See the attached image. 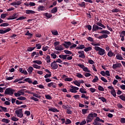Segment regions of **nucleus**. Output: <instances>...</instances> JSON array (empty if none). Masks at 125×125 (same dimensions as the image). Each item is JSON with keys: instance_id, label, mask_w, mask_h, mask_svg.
<instances>
[{"instance_id": "obj_21", "label": "nucleus", "mask_w": 125, "mask_h": 125, "mask_svg": "<svg viewBox=\"0 0 125 125\" xmlns=\"http://www.w3.org/2000/svg\"><path fill=\"white\" fill-rule=\"evenodd\" d=\"M33 71H34V68L32 66H29L27 69V72H28L29 74H32Z\"/></svg>"}, {"instance_id": "obj_26", "label": "nucleus", "mask_w": 125, "mask_h": 125, "mask_svg": "<svg viewBox=\"0 0 125 125\" xmlns=\"http://www.w3.org/2000/svg\"><path fill=\"white\" fill-rule=\"evenodd\" d=\"M90 50H92V47L89 46L84 48V51L85 52H88V51H90Z\"/></svg>"}, {"instance_id": "obj_14", "label": "nucleus", "mask_w": 125, "mask_h": 125, "mask_svg": "<svg viewBox=\"0 0 125 125\" xmlns=\"http://www.w3.org/2000/svg\"><path fill=\"white\" fill-rule=\"evenodd\" d=\"M47 86H48V87H51L52 86L53 88H55V87H56V83L53 82H51L47 84Z\"/></svg>"}, {"instance_id": "obj_54", "label": "nucleus", "mask_w": 125, "mask_h": 125, "mask_svg": "<svg viewBox=\"0 0 125 125\" xmlns=\"http://www.w3.org/2000/svg\"><path fill=\"white\" fill-rule=\"evenodd\" d=\"M30 99H32V100H34V101L38 102L39 101V99L36 97H30Z\"/></svg>"}, {"instance_id": "obj_37", "label": "nucleus", "mask_w": 125, "mask_h": 125, "mask_svg": "<svg viewBox=\"0 0 125 125\" xmlns=\"http://www.w3.org/2000/svg\"><path fill=\"white\" fill-rule=\"evenodd\" d=\"M83 70L84 72H87V73H90V70H88V68H87V67H85V66H84Z\"/></svg>"}, {"instance_id": "obj_45", "label": "nucleus", "mask_w": 125, "mask_h": 125, "mask_svg": "<svg viewBox=\"0 0 125 125\" xmlns=\"http://www.w3.org/2000/svg\"><path fill=\"white\" fill-rule=\"evenodd\" d=\"M98 90H100V91H104V88L102 87V86H98Z\"/></svg>"}, {"instance_id": "obj_64", "label": "nucleus", "mask_w": 125, "mask_h": 125, "mask_svg": "<svg viewBox=\"0 0 125 125\" xmlns=\"http://www.w3.org/2000/svg\"><path fill=\"white\" fill-rule=\"evenodd\" d=\"M85 124H86V121L85 120H83L80 123V125H85Z\"/></svg>"}, {"instance_id": "obj_50", "label": "nucleus", "mask_w": 125, "mask_h": 125, "mask_svg": "<svg viewBox=\"0 0 125 125\" xmlns=\"http://www.w3.org/2000/svg\"><path fill=\"white\" fill-rule=\"evenodd\" d=\"M45 97L46 99L48 100H50V99H52V98L49 95H45Z\"/></svg>"}, {"instance_id": "obj_53", "label": "nucleus", "mask_w": 125, "mask_h": 125, "mask_svg": "<svg viewBox=\"0 0 125 125\" xmlns=\"http://www.w3.org/2000/svg\"><path fill=\"white\" fill-rule=\"evenodd\" d=\"M59 43H60V42L58 41H56V42H55L54 43V45L55 47L56 48V47L58 46V45H59Z\"/></svg>"}, {"instance_id": "obj_20", "label": "nucleus", "mask_w": 125, "mask_h": 125, "mask_svg": "<svg viewBox=\"0 0 125 125\" xmlns=\"http://www.w3.org/2000/svg\"><path fill=\"white\" fill-rule=\"evenodd\" d=\"M115 54H114L111 50L107 53V56H108V57H113V56H115Z\"/></svg>"}, {"instance_id": "obj_38", "label": "nucleus", "mask_w": 125, "mask_h": 125, "mask_svg": "<svg viewBox=\"0 0 125 125\" xmlns=\"http://www.w3.org/2000/svg\"><path fill=\"white\" fill-rule=\"evenodd\" d=\"M9 24H8V23L4 22L3 23H1V25H0V27H7V26H9Z\"/></svg>"}, {"instance_id": "obj_15", "label": "nucleus", "mask_w": 125, "mask_h": 125, "mask_svg": "<svg viewBox=\"0 0 125 125\" xmlns=\"http://www.w3.org/2000/svg\"><path fill=\"white\" fill-rule=\"evenodd\" d=\"M121 67H122V64L119 63L114 64L112 66L113 69H117V68H121Z\"/></svg>"}, {"instance_id": "obj_63", "label": "nucleus", "mask_w": 125, "mask_h": 125, "mask_svg": "<svg viewBox=\"0 0 125 125\" xmlns=\"http://www.w3.org/2000/svg\"><path fill=\"white\" fill-rule=\"evenodd\" d=\"M121 123L122 124H125V118H121Z\"/></svg>"}, {"instance_id": "obj_57", "label": "nucleus", "mask_w": 125, "mask_h": 125, "mask_svg": "<svg viewBox=\"0 0 125 125\" xmlns=\"http://www.w3.org/2000/svg\"><path fill=\"white\" fill-rule=\"evenodd\" d=\"M105 76H107V77H110L111 75L110 74V71L107 70L105 72Z\"/></svg>"}, {"instance_id": "obj_62", "label": "nucleus", "mask_w": 125, "mask_h": 125, "mask_svg": "<svg viewBox=\"0 0 125 125\" xmlns=\"http://www.w3.org/2000/svg\"><path fill=\"white\" fill-rule=\"evenodd\" d=\"M87 112V109H82V114H83V115H85Z\"/></svg>"}, {"instance_id": "obj_30", "label": "nucleus", "mask_w": 125, "mask_h": 125, "mask_svg": "<svg viewBox=\"0 0 125 125\" xmlns=\"http://www.w3.org/2000/svg\"><path fill=\"white\" fill-rule=\"evenodd\" d=\"M44 15L47 18H51L52 17V15L51 14H48V13H45Z\"/></svg>"}, {"instance_id": "obj_31", "label": "nucleus", "mask_w": 125, "mask_h": 125, "mask_svg": "<svg viewBox=\"0 0 125 125\" xmlns=\"http://www.w3.org/2000/svg\"><path fill=\"white\" fill-rule=\"evenodd\" d=\"M2 122L3 123H5V124H9V123H10V120H8V119H3L2 120Z\"/></svg>"}, {"instance_id": "obj_40", "label": "nucleus", "mask_w": 125, "mask_h": 125, "mask_svg": "<svg viewBox=\"0 0 125 125\" xmlns=\"http://www.w3.org/2000/svg\"><path fill=\"white\" fill-rule=\"evenodd\" d=\"M65 82H72L73 78H66L64 79Z\"/></svg>"}, {"instance_id": "obj_46", "label": "nucleus", "mask_w": 125, "mask_h": 125, "mask_svg": "<svg viewBox=\"0 0 125 125\" xmlns=\"http://www.w3.org/2000/svg\"><path fill=\"white\" fill-rule=\"evenodd\" d=\"M79 91L81 93H86V91L84 90V89L83 88H80Z\"/></svg>"}, {"instance_id": "obj_17", "label": "nucleus", "mask_w": 125, "mask_h": 125, "mask_svg": "<svg viewBox=\"0 0 125 125\" xmlns=\"http://www.w3.org/2000/svg\"><path fill=\"white\" fill-rule=\"evenodd\" d=\"M55 49H56V50H58L59 51H61V50H64V48L61 45H58L55 48Z\"/></svg>"}, {"instance_id": "obj_1", "label": "nucleus", "mask_w": 125, "mask_h": 125, "mask_svg": "<svg viewBox=\"0 0 125 125\" xmlns=\"http://www.w3.org/2000/svg\"><path fill=\"white\" fill-rule=\"evenodd\" d=\"M100 34H103L102 36L98 37L100 40L102 39H107L108 38V35H110V32L108 30H102L100 32Z\"/></svg>"}, {"instance_id": "obj_4", "label": "nucleus", "mask_w": 125, "mask_h": 125, "mask_svg": "<svg viewBox=\"0 0 125 125\" xmlns=\"http://www.w3.org/2000/svg\"><path fill=\"white\" fill-rule=\"evenodd\" d=\"M15 114L17 115V117L19 118H23V109L22 108H20L15 111Z\"/></svg>"}, {"instance_id": "obj_58", "label": "nucleus", "mask_w": 125, "mask_h": 125, "mask_svg": "<svg viewBox=\"0 0 125 125\" xmlns=\"http://www.w3.org/2000/svg\"><path fill=\"white\" fill-rule=\"evenodd\" d=\"M51 56L52 57L53 59H55L57 57V55L54 53L51 54Z\"/></svg>"}, {"instance_id": "obj_11", "label": "nucleus", "mask_w": 125, "mask_h": 125, "mask_svg": "<svg viewBox=\"0 0 125 125\" xmlns=\"http://www.w3.org/2000/svg\"><path fill=\"white\" fill-rule=\"evenodd\" d=\"M72 45L71 42H64V43L62 44V45L65 47V48H69V46Z\"/></svg>"}, {"instance_id": "obj_47", "label": "nucleus", "mask_w": 125, "mask_h": 125, "mask_svg": "<svg viewBox=\"0 0 125 125\" xmlns=\"http://www.w3.org/2000/svg\"><path fill=\"white\" fill-rule=\"evenodd\" d=\"M17 99H18L19 100H21V101H23V100H26V97H19L17 98Z\"/></svg>"}, {"instance_id": "obj_13", "label": "nucleus", "mask_w": 125, "mask_h": 125, "mask_svg": "<svg viewBox=\"0 0 125 125\" xmlns=\"http://www.w3.org/2000/svg\"><path fill=\"white\" fill-rule=\"evenodd\" d=\"M22 3V2L21 1H17L15 2H13L10 3L11 5L13 6H15V5H20Z\"/></svg>"}, {"instance_id": "obj_29", "label": "nucleus", "mask_w": 125, "mask_h": 125, "mask_svg": "<svg viewBox=\"0 0 125 125\" xmlns=\"http://www.w3.org/2000/svg\"><path fill=\"white\" fill-rule=\"evenodd\" d=\"M8 15V14L5 13V14H2L0 15V18L1 19H4Z\"/></svg>"}, {"instance_id": "obj_42", "label": "nucleus", "mask_w": 125, "mask_h": 125, "mask_svg": "<svg viewBox=\"0 0 125 125\" xmlns=\"http://www.w3.org/2000/svg\"><path fill=\"white\" fill-rule=\"evenodd\" d=\"M96 121H97V122H100L101 123H104V120L100 119L99 117H96Z\"/></svg>"}, {"instance_id": "obj_24", "label": "nucleus", "mask_w": 125, "mask_h": 125, "mask_svg": "<svg viewBox=\"0 0 125 125\" xmlns=\"http://www.w3.org/2000/svg\"><path fill=\"white\" fill-rule=\"evenodd\" d=\"M33 63H34L35 64H38V65H41L42 64V61L39 60L33 61Z\"/></svg>"}, {"instance_id": "obj_6", "label": "nucleus", "mask_w": 125, "mask_h": 125, "mask_svg": "<svg viewBox=\"0 0 125 125\" xmlns=\"http://www.w3.org/2000/svg\"><path fill=\"white\" fill-rule=\"evenodd\" d=\"M70 87L71 88V89H70L69 90V91L70 92H72V93H77V92H78V91L77 90H79V87L74 86L73 85H71Z\"/></svg>"}, {"instance_id": "obj_52", "label": "nucleus", "mask_w": 125, "mask_h": 125, "mask_svg": "<svg viewBox=\"0 0 125 125\" xmlns=\"http://www.w3.org/2000/svg\"><path fill=\"white\" fill-rule=\"evenodd\" d=\"M36 46L37 47V49H41V48H42V45L40 43L36 44Z\"/></svg>"}, {"instance_id": "obj_49", "label": "nucleus", "mask_w": 125, "mask_h": 125, "mask_svg": "<svg viewBox=\"0 0 125 125\" xmlns=\"http://www.w3.org/2000/svg\"><path fill=\"white\" fill-rule=\"evenodd\" d=\"M73 83H74V84H75V85H77V86H80L81 85L80 83H79L77 81H74Z\"/></svg>"}, {"instance_id": "obj_56", "label": "nucleus", "mask_w": 125, "mask_h": 125, "mask_svg": "<svg viewBox=\"0 0 125 125\" xmlns=\"http://www.w3.org/2000/svg\"><path fill=\"white\" fill-rule=\"evenodd\" d=\"M63 51H64V53H65V54H72V52H71L69 50H65Z\"/></svg>"}, {"instance_id": "obj_12", "label": "nucleus", "mask_w": 125, "mask_h": 125, "mask_svg": "<svg viewBox=\"0 0 125 125\" xmlns=\"http://www.w3.org/2000/svg\"><path fill=\"white\" fill-rule=\"evenodd\" d=\"M18 18V15L17 14H14L12 16H10L7 19V20H13V19H16Z\"/></svg>"}, {"instance_id": "obj_8", "label": "nucleus", "mask_w": 125, "mask_h": 125, "mask_svg": "<svg viewBox=\"0 0 125 125\" xmlns=\"http://www.w3.org/2000/svg\"><path fill=\"white\" fill-rule=\"evenodd\" d=\"M120 37L121 38L122 42L125 41V31H122L119 32Z\"/></svg>"}, {"instance_id": "obj_39", "label": "nucleus", "mask_w": 125, "mask_h": 125, "mask_svg": "<svg viewBox=\"0 0 125 125\" xmlns=\"http://www.w3.org/2000/svg\"><path fill=\"white\" fill-rule=\"evenodd\" d=\"M11 120L12 121H13V122H18V121H19V119L14 116H13L11 118Z\"/></svg>"}, {"instance_id": "obj_27", "label": "nucleus", "mask_w": 125, "mask_h": 125, "mask_svg": "<svg viewBox=\"0 0 125 125\" xmlns=\"http://www.w3.org/2000/svg\"><path fill=\"white\" fill-rule=\"evenodd\" d=\"M97 30H98V26L96 24H94L93 25L92 31L94 32L95 31H97Z\"/></svg>"}, {"instance_id": "obj_61", "label": "nucleus", "mask_w": 125, "mask_h": 125, "mask_svg": "<svg viewBox=\"0 0 125 125\" xmlns=\"http://www.w3.org/2000/svg\"><path fill=\"white\" fill-rule=\"evenodd\" d=\"M33 96L34 97H36V98H41V96H40V95L36 94L34 93V94H33Z\"/></svg>"}, {"instance_id": "obj_7", "label": "nucleus", "mask_w": 125, "mask_h": 125, "mask_svg": "<svg viewBox=\"0 0 125 125\" xmlns=\"http://www.w3.org/2000/svg\"><path fill=\"white\" fill-rule=\"evenodd\" d=\"M47 8L43 5H39L37 8L38 11H45Z\"/></svg>"}, {"instance_id": "obj_35", "label": "nucleus", "mask_w": 125, "mask_h": 125, "mask_svg": "<svg viewBox=\"0 0 125 125\" xmlns=\"http://www.w3.org/2000/svg\"><path fill=\"white\" fill-rule=\"evenodd\" d=\"M83 48H85L84 45L81 44L79 46L76 48L77 49H83Z\"/></svg>"}, {"instance_id": "obj_60", "label": "nucleus", "mask_w": 125, "mask_h": 125, "mask_svg": "<svg viewBox=\"0 0 125 125\" xmlns=\"http://www.w3.org/2000/svg\"><path fill=\"white\" fill-rule=\"evenodd\" d=\"M119 98L123 100V101H125V96L123 95H121L119 96Z\"/></svg>"}, {"instance_id": "obj_18", "label": "nucleus", "mask_w": 125, "mask_h": 125, "mask_svg": "<svg viewBox=\"0 0 125 125\" xmlns=\"http://www.w3.org/2000/svg\"><path fill=\"white\" fill-rule=\"evenodd\" d=\"M69 56L68 55H60L59 56V57L61 58V59H62V60H66L67 59V57Z\"/></svg>"}, {"instance_id": "obj_22", "label": "nucleus", "mask_w": 125, "mask_h": 125, "mask_svg": "<svg viewBox=\"0 0 125 125\" xmlns=\"http://www.w3.org/2000/svg\"><path fill=\"white\" fill-rule=\"evenodd\" d=\"M45 60H46L47 63H50L51 61V59H50V56H49V55H47L46 57Z\"/></svg>"}, {"instance_id": "obj_19", "label": "nucleus", "mask_w": 125, "mask_h": 125, "mask_svg": "<svg viewBox=\"0 0 125 125\" xmlns=\"http://www.w3.org/2000/svg\"><path fill=\"white\" fill-rule=\"evenodd\" d=\"M25 13L26 14H35V13H36V12L33 10H26L25 11Z\"/></svg>"}, {"instance_id": "obj_44", "label": "nucleus", "mask_w": 125, "mask_h": 125, "mask_svg": "<svg viewBox=\"0 0 125 125\" xmlns=\"http://www.w3.org/2000/svg\"><path fill=\"white\" fill-rule=\"evenodd\" d=\"M76 77H77L78 78H83V75H82V74L79 73H76Z\"/></svg>"}, {"instance_id": "obj_32", "label": "nucleus", "mask_w": 125, "mask_h": 125, "mask_svg": "<svg viewBox=\"0 0 125 125\" xmlns=\"http://www.w3.org/2000/svg\"><path fill=\"white\" fill-rule=\"evenodd\" d=\"M32 66L33 67V68H35V69H41V67L40 65H38L37 64H33L32 65Z\"/></svg>"}, {"instance_id": "obj_5", "label": "nucleus", "mask_w": 125, "mask_h": 125, "mask_svg": "<svg viewBox=\"0 0 125 125\" xmlns=\"http://www.w3.org/2000/svg\"><path fill=\"white\" fill-rule=\"evenodd\" d=\"M25 93L24 92V89L20 90L17 93H15L14 95L16 97H19L21 95H24Z\"/></svg>"}, {"instance_id": "obj_10", "label": "nucleus", "mask_w": 125, "mask_h": 125, "mask_svg": "<svg viewBox=\"0 0 125 125\" xmlns=\"http://www.w3.org/2000/svg\"><path fill=\"white\" fill-rule=\"evenodd\" d=\"M78 53L79 54V57L80 58H82L83 59L85 58V55H84V52L83 51H78Z\"/></svg>"}, {"instance_id": "obj_33", "label": "nucleus", "mask_w": 125, "mask_h": 125, "mask_svg": "<svg viewBox=\"0 0 125 125\" xmlns=\"http://www.w3.org/2000/svg\"><path fill=\"white\" fill-rule=\"evenodd\" d=\"M57 7H55L52 9V10L51 11V13H56V12H57Z\"/></svg>"}, {"instance_id": "obj_55", "label": "nucleus", "mask_w": 125, "mask_h": 125, "mask_svg": "<svg viewBox=\"0 0 125 125\" xmlns=\"http://www.w3.org/2000/svg\"><path fill=\"white\" fill-rule=\"evenodd\" d=\"M112 12H120V9L118 8L113 9L111 10Z\"/></svg>"}, {"instance_id": "obj_3", "label": "nucleus", "mask_w": 125, "mask_h": 125, "mask_svg": "<svg viewBox=\"0 0 125 125\" xmlns=\"http://www.w3.org/2000/svg\"><path fill=\"white\" fill-rule=\"evenodd\" d=\"M14 92H15V89H13L12 88L9 87L5 89L4 91V94L11 96L14 94Z\"/></svg>"}, {"instance_id": "obj_41", "label": "nucleus", "mask_w": 125, "mask_h": 125, "mask_svg": "<svg viewBox=\"0 0 125 125\" xmlns=\"http://www.w3.org/2000/svg\"><path fill=\"white\" fill-rule=\"evenodd\" d=\"M48 48H49V47L47 46H43L42 48V50H43V51H46L48 50Z\"/></svg>"}, {"instance_id": "obj_25", "label": "nucleus", "mask_w": 125, "mask_h": 125, "mask_svg": "<svg viewBox=\"0 0 125 125\" xmlns=\"http://www.w3.org/2000/svg\"><path fill=\"white\" fill-rule=\"evenodd\" d=\"M116 59L118 60H124V58L122 57V55L118 54L116 56Z\"/></svg>"}, {"instance_id": "obj_23", "label": "nucleus", "mask_w": 125, "mask_h": 125, "mask_svg": "<svg viewBox=\"0 0 125 125\" xmlns=\"http://www.w3.org/2000/svg\"><path fill=\"white\" fill-rule=\"evenodd\" d=\"M110 93L113 95L114 97H116L117 96V94H116V90L114 89L111 90Z\"/></svg>"}, {"instance_id": "obj_2", "label": "nucleus", "mask_w": 125, "mask_h": 125, "mask_svg": "<svg viewBox=\"0 0 125 125\" xmlns=\"http://www.w3.org/2000/svg\"><path fill=\"white\" fill-rule=\"evenodd\" d=\"M94 49L96 51H98V54L99 55L102 56L104 54H106V52H105V49L100 48L99 46H95Z\"/></svg>"}, {"instance_id": "obj_36", "label": "nucleus", "mask_w": 125, "mask_h": 125, "mask_svg": "<svg viewBox=\"0 0 125 125\" xmlns=\"http://www.w3.org/2000/svg\"><path fill=\"white\" fill-rule=\"evenodd\" d=\"M48 111H51V112H59V111L58 110V109H57V108H49Z\"/></svg>"}, {"instance_id": "obj_59", "label": "nucleus", "mask_w": 125, "mask_h": 125, "mask_svg": "<svg viewBox=\"0 0 125 125\" xmlns=\"http://www.w3.org/2000/svg\"><path fill=\"white\" fill-rule=\"evenodd\" d=\"M90 91L93 93V92H95L96 91V89L94 88H89Z\"/></svg>"}, {"instance_id": "obj_16", "label": "nucleus", "mask_w": 125, "mask_h": 125, "mask_svg": "<svg viewBox=\"0 0 125 125\" xmlns=\"http://www.w3.org/2000/svg\"><path fill=\"white\" fill-rule=\"evenodd\" d=\"M93 117H97V113H90L88 115L87 118L91 119V120H93Z\"/></svg>"}, {"instance_id": "obj_51", "label": "nucleus", "mask_w": 125, "mask_h": 125, "mask_svg": "<svg viewBox=\"0 0 125 125\" xmlns=\"http://www.w3.org/2000/svg\"><path fill=\"white\" fill-rule=\"evenodd\" d=\"M99 99H100V100H101V101H102L103 102H106V101H107L106 99H105V98H104L103 97L99 98Z\"/></svg>"}, {"instance_id": "obj_28", "label": "nucleus", "mask_w": 125, "mask_h": 125, "mask_svg": "<svg viewBox=\"0 0 125 125\" xmlns=\"http://www.w3.org/2000/svg\"><path fill=\"white\" fill-rule=\"evenodd\" d=\"M24 81L26 82V83H32V79L30 78H26L24 79Z\"/></svg>"}, {"instance_id": "obj_48", "label": "nucleus", "mask_w": 125, "mask_h": 125, "mask_svg": "<svg viewBox=\"0 0 125 125\" xmlns=\"http://www.w3.org/2000/svg\"><path fill=\"white\" fill-rule=\"evenodd\" d=\"M51 33L54 35V36H57V35H58V32H57V30H52Z\"/></svg>"}, {"instance_id": "obj_43", "label": "nucleus", "mask_w": 125, "mask_h": 125, "mask_svg": "<svg viewBox=\"0 0 125 125\" xmlns=\"http://www.w3.org/2000/svg\"><path fill=\"white\" fill-rule=\"evenodd\" d=\"M91 44H92V45H93L94 46H100V43H99L92 42Z\"/></svg>"}, {"instance_id": "obj_34", "label": "nucleus", "mask_w": 125, "mask_h": 125, "mask_svg": "<svg viewBox=\"0 0 125 125\" xmlns=\"http://www.w3.org/2000/svg\"><path fill=\"white\" fill-rule=\"evenodd\" d=\"M99 80L98 77L95 76V78L92 80V83H97V81Z\"/></svg>"}, {"instance_id": "obj_9", "label": "nucleus", "mask_w": 125, "mask_h": 125, "mask_svg": "<svg viewBox=\"0 0 125 125\" xmlns=\"http://www.w3.org/2000/svg\"><path fill=\"white\" fill-rule=\"evenodd\" d=\"M51 67L54 69H57V68H58L57 62L55 61H54V62L51 63Z\"/></svg>"}]
</instances>
